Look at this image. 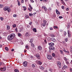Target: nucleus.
I'll return each mask as SVG.
<instances>
[{"mask_svg":"<svg viewBox=\"0 0 72 72\" xmlns=\"http://www.w3.org/2000/svg\"><path fill=\"white\" fill-rule=\"evenodd\" d=\"M14 37H15V34L12 33L8 37V40H12L14 38Z\"/></svg>","mask_w":72,"mask_h":72,"instance_id":"nucleus-1","label":"nucleus"},{"mask_svg":"<svg viewBox=\"0 0 72 72\" xmlns=\"http://www.w3.org/2000/svg\"><path fill=\"white\" fill-rule=\"evenodd\" d=\"M3 10L5 11L7 10L8 12H10V8L9 7L7 6L4 7L3 8Z\"/></svg>","mask_w":72,"mask_h":72,"instance_id":"nucleus-2","label":"nucleus"},{"mask_svg":"<svg viewBox=\"0 0 72 72\" xmlns=\"http://www.w3.org/2000/svg\"><path fill=\"white\" fill-rule=\"evenodd\" d=\"M46 21L45 20H43V22L42 24V25L43 27H45L46 25Z\"/></svg>","mask_w":72,"mask_h":72,"instance_id":"nucleus-3","label":"nucleus"},{"mask_svg":"<svg viewBox=\"0 0 72 72\" xmlns=\"http://www.w3.org/2000/svg\"><path fill=\"white\" fill-rule=\"evenodd\" d=\"M47 58H48V59H49V60H51V59L53 58V57L49 55L47 56Z\"/></svg>","mask_w":72,"mask_h":72,"instance_id":"nucleus-4","label":"nucleus"},{"mask_svg":"<svg viewBox=\"0 0 72 72\" xmlns=\"http://www.w3.org/2000/svg\"><path fill=\"white\" fill-rule=\"evenodd\" d=\"M0 70L1 71H4L6 70V67L1 68L0 69Z\"/></svg>","mask_w":72,"mask_h":72,"instance_id":"nucleus-5","label":"nucleus"},{"mask_svg":"<svg viewBox=\"0 0 72 72\" xmlns=\"http://www.w3.org/2000/svg\"><path fill=\"white\" fill-rule=\"evenodd\" d=\"M49 49L50 50H54V49H55V48L52 46H50L49 47Z\"/></svg>","mask_w":72,"mask_h":72,"instance_id":"nucleus-6","label":"nucleus"},{"mask_svg":"<svg viewBox=\"0 0 72 72\" xmlns=\"http://www.w3.org/2000/svg\"><path fill=\"white\" fill-rule=\"evenodd\" d=\"M23 66L24 67H27V62L26 61H24L23 62Z\"/></svg>","mask_w":72,"mask_h":72,"instance_id":"nucleus-7","label":"nucleus"},{"mask_svg":"<svg viewBox=\"0 0 72 72\" xmlns=\"http://www.w3.org/2000/svg\"><path fill=\"white\" fill-rule=\"evenodd\" d=\"M37 48L38 50H41L42 49V47H41V46H38Z\"/></svg>","mask_w":72,"mask_h":72,"instance_id":"nucleus-8","label":"nucleus"},{"mask_svg":"<svg viewBox=\"0 0 72 72\" xmlns=\"http://www.w3.org/2000/svg\"><path fill=\"white\" fill-rule=\"evenodd\" d=\"M57 66L59 67H61V63L60 62H58L57 63Z\"/></svg>","mask_w":72,"mask_h":72,"instance_id":"nucleus-9","label":"nucleus"},{"mask_svg":"<svg viewBox=\"0 0 72 72\" xmlns=\"http://www.w3.org/2000/svg\"><path fill=\"white\" fill-rule=\"evenodd\" d=\"M28 40L30 43H32V42H33V39H31L30 38H29L28 39Z\"/></svg>","mask_w":72,"mask_h":72,"instance_id":"nucleus-10","label":"nucleus"},{"mask_svg":"<svg viewBox=\"0 0 72 72\" xmlns=\"http://www.w3.org/2000/svg\"><path fill=\"white\" fill-rule=\"evenodd\" d=\"M42 8L44 9L45 12H46V11H47V8L46 7H45V6H42Z\"/></svg>","mask_w":72,"mask_h":72,"instance_id":"nucleus-11","label":"nucleus"},{"mask_svg":"<svg viewBox=\"0 0 72 72\" xmlns=\"http://www.w3.org/2000/svg\"><path fill=\"white\" fill-rule=\"evenodd\" d=\"M49 44L51 46H54V43L51 42V43H49Z\"/></svg>","mask_w":72,"mask_h":72,"instance_id":"nucleus-12","label":"nucleus"},{"mask_svg":"<svg viewBox=\"0 0 72 72\" xmlns=\"http://www.w3.org/2000/svg\"><path fill=\"white\" fill-rule=\"evenodd\" d=\"M67 67V66H64L62 68V70H64L65 68H66Z\"/></svg>","mask_w":72,"mask_h":72,"instance_id":"nucleus-13","label":"nucleus"},{"mask_svg":"<svg viewBox=\"0 0 72 72\" xmlns=\"http://www.w3.org/2000/svg\"><path fill=\"white\" fill-rule=\"evenodd\" d=\"M56 12L57 14L58 15L60 14V12H59L58 10L57 9L56 10Z\"/></svg>","mask_w":72,"mask_h":72,"instance_id":"nucleus-14","label":"nucleus"},{"mask_svg":"<svg viewBox=\"0 0 72 72\" xmlns=\"http://www.w3.org/2000/svg\"><path fill=\"white\" fill-rule=\"evenodd\" d=\"M51 40L52 41H53V42H55L56 41V40L54 38H52Z\"/></svg>","mask_w":72,"mask_h":72,"instance_id":"nucleus-15","label":"nucleus"},{"mask_svg":"<svg viewBox=\"0 0 72 72\" xmlns=\"http://www.w3.org/2000/svg\"><path fill=\"white\" fill-rule=\"evenodd\" d=\"M33 30L34 32H37V30H36V28H33Z\"/></svg>","mask_w":72,"mask_h":72,"instance_id":"nucleus-16","label":"nucleus"},{"mask_svg":"<svg viewBox=\"0 0 72 72\" xmlns=\"http://www.w3.org/2000/svg\"><path fill=\"white\" fill-rule=\"evenodd\" d=\"M17 1L18 2V5L19 6H20L21 5V3L19 1V0H17Z\"/></svg>","mask_w":72,"mask_h":72,"instance_id":"nucleus-17","label":"nucleus"},{"mask_svg":"<svg viewBox=\"0 0 72 72\" xmlns=\"http://www.w3.org/2000/svg\"><path fill=\"white\" fill-rule=\"evenodd\" d=\"M6 29L7 30H10V27L9 25H7V28Z\"/></svg>","mask_w":72,"mask_h":72,"instance_id":"nucleus-18","label":"nucleus"},{"mask_svg":"<svg viewBox=\"0 0 72 72\" xmlns=\"http://www.w3.org/2000/svg\"><path fill=\"white\" fill-rule=\"evenodd\" d=\"M25 48L26 49H28H28H29V46L28 45H26V46H25Z\"/></svg>","mask_w":72,"mask_h":72,"instance_id":"nucleus-19","label":"nucleus"},{"mask_svg":"<svg viewBox=\"0 0 72 72\" xmlns=\"http://www.w3.org/2000/svg\"><path fill=\"white\" fill-rule=\"evenodd\" d=\"M68 37H71V34L69 32H68Z\"/></svg>","mask_w":72,"mask_h":72,"instance_id":"nucleus-20","label":"nucleus"},{"mask_svg":"<svg viewBox=\"0 0 72 72\" xmlns=\"http://www.w3.org/2000/svg\"><path fill=\"white\" fill-rule=\"evenodd\" d=\"M23 8H24V11H26L27 9V8L24 6H23Z\"/></svg>","mask_w":72,"mask_h":72,"instance_id":"nucleus-21","label":"nucleus"},{"mask_svg":"<svg viewBox=\"0 0 72 72\" xmlns=\"http://www.w3.org/2000/svg\"><path fill=\"white\" fill-rule=\"evenodd\" d=\"M38 64H39V65H40V66H41V64H42V62H41L40 61H39L38 62Z\"/></svg>","mask_w":72,"mask_h":72,"instance_id":"nucleus-22","label":"nucleus"},{"mask_svg":"<svg viewBox=\"0 0 72 72\" xmlns=\"http://www.w3.org/2000/svg\"><path fill=\"white\" fill-rule=\"evenodd\" d=\"M29 36V33H28V32H27L26 34H25L26 36Z\"/></svg>","mask_w":72,"mask_h":72,"instance_id":"nucleus-23","label":"nucleus"},{"mask_svg":"<svg viewBox=\"0 0 72 72\" xmlns=\"http://www.w3.org/2000/svg\"><path fill=\"white\" fill-rule=\"evenodd\" d=\"M40 69H42V70H44V68L40 66Z\"/></svg>","mask_w":72,"mask_h":72,"instance_id":"nucleus-24","label":"nucleus"},{"mask_svg":"<svg viewBox=\"0 0 72 72\" xmlns=\"http://www.w3.org/2000/svg\"><path fill=\"white\" fill-rule=\"evenodd\" d=\"M31 46L32 47H34V46H35L34 45V44H33V43H31Z\"/></svg>","mask_w":72,"mask_h":72,"instance_id":"nucleus-25","label":"nucleus"},{"mask_svg":"<svg viewBox=\"0 0 72 72\" xmlns=\"http://www.w3.org/2000/svg\"><path fill=\"white\" fill-rule=\"evenodd\" d=\"M47 40H48V41H50V40H51V38L50 37H48Z\"/></svg>","mask_w":72,"mask_h":72,"instance_id":"nucleus-26","label":"nucleus"},{"mask_svg":"<svg viewBox=\"0 0 72 72\" xmlns=\"http://www.w3.org/2000/svg\"><path fill=\"white\" fill-rule=\"evenodd\" d=\"M5 49L7 51H8V50H9V49H8V48L7 47H5Z\"/></svg>","mask_w":72,"mask_h":72,"instance_id":"nucleus-27","label":"nucleus"},{"mask_svg":"<svg viewBox=\"0 0 72 72\" xmlns=\"http://www.w3.org/2000/svg\"><path fill=\"white\" fill-rule=\"evenodd\" d=\"M60 53L61 54H63V51L62 50H60Z\"/></svg>","mask_w":72,"mask_h":72,"instance_id":"nucleus-28","label":"nucleus"},{"mask_svg":"<svg viewBox=\"0 0 72 72\" xmlns=\"http://www.w3.org/2000/svg\"><path fill=\"white\" fill-rule=\"evenodd\" d=\"M29 16H28V15H27L25 17V18L27 19V18H29Z\"/></svg>","mask_w":72,"mask_h":72,"instance_id":"nucleus-29","label":"nucleus"},{"mask_svg":"<svg viewBox=\"0 0 72 72\" xmlns=\"http://www.w3.org/2000/svg\"><path fill=\"white\" fill-rule=\"evenodd\" d=\"M53 28H56V29H58V27L57 26H53Z\"/></svg>","mask_w":72,"mask_h":72,"instance_id":"nucleus-30","label":"nucleus"},{"mask_svg":"<svg viewBox=\"0 0 72 72\" xmlns=\"http://www.w3.org/2000/svg\"><path fill=\"white\" fill-rule=\"evenodd\" d=\"M14 71L16 72H19V70L17 69H15Z\"/></svg>","mask_w":72,"mask_h":72,"instance_id":"nucleus-31","label":"nucleus"},{"mask_svg":"<svg viewBox=\"0 0 72 72\" xmlns=\"http://www.w3.org/2000/svg\"><path fill=\"white\" fill-rule=\"evenodd\" d=\"M52 55L53 56V57H55V53H53L52 54Z\"/></svg>","mask_w":72,"mask_h":72,"instance_id":"nucleus-32","label":"nucleus"},{"mask_svg":"<svg viewBox=\"0 0 72 72\" xmlns=\"http://www.w3.org/2000/svg\"><path fill=\"white\" fill-rule=\"evenodd\" d=\"M0 19L1 21H3L4 20V18L3 17H0Z\"/></svg>","mask_w":72,"mask_h":72,"instance_id":"nucleus-33","label":"nucleus"},{"mask_svg":"<svg viewBox=\"0 0 72 72\" xmlns=\"http://www.w3.org/2000/svg\"><path fill=\"white\" fill-rule=\"evenodd\" d=\"M65 41V42H67V41H68V38H66Z\"/></svg>","mask_w":72,"mask_h":72,"instance_id":"nucleus-34","label":"nucleus"},{"mask_svg":"<svg viewBox=\"0 0 72 72\" xmlns=\"http://www.w3.org/2000/svg\"><path fill=\"white\" fill-rule=\"evenodd\" d=\"M3 4H0V8H3Z\"/></svg>","mask_w":72,"mask_h":72,"instance_id":"nucleus-35","label":"nucleus"},{"mask_svg":"<svg viewBox=\"0 0 72 72\" xmlns=\"http://www.w3.org/2000/svg\"><path fill=\"white\" fill-rule=\"evenodd\" d=\"M36 57L37 58H39L40 56L39 55V54H38L37 55Z\"/></svg>","mask_w":72,"mask_h":72,"instance_id":"nucleus-36","label":"nucleus"},{"mask_svg":"<svg viewBox=\"0 0 72 72\" xmlns=\"http://www.w3.org/2000/svg\"><path fill=\"white\" fill-rule=\"evenodd\" d=\"M29 6L30 8H31V9H32V7H31V5L29 4Z\"/></svg>","mask_w":72,"mask_h":72,"instance_id":"nucleus-37","label":"nucleus"},{"mask_svg":"<svg viewBox=\"0 0 72 72\" xmlns=\"http://www.w3.org/2000/svg\"><path fill=\"white\" fill-rule=\"evenodd\" d=\"M12 26L13 27H14V28L15 27H16V25L15 24H14V25H13Z\"/></svg>","mask_w":72,"mask_h":72,"instance_id":"nucleus-38","label":"nucleus"},{"mask_svg":"<svg viewBox=\"0 0 72 72\" xmlns=\"http://www.w3.org/2000/svg\"><path fill=\"white\" fill-rule=\"evenodd\" d=\"M18 36H19V37L21 36V34L20 33H18Z\"/></svg>","mask_w":72,"mask_h":72,"instance_id":"nucleus-39","label":"nucleus"},{"mask_svg":"<svg viewBox=\"0 0 72 72\" xmlns=\"http://www.w3.org/2000/svg\"><path fill=\"white\" fill-rule=\"evenodd\" d=\"M51 36L52 37H55V35L54 34L51 35Z\"/></svg>","mask_w":72,"mask_h":72,"instance_id":"nucleus-40","label":"nucleus"},{"mask_svg":"<svg viewBox=\"0 0 72 72\" xmlns=\"http://www.w3.org/2000/svg\"><path fill=\"white\" fill-rule=\"evenodd\" d=\"M64 36H66V35H67V33L66 32H64Z\"/></svg>","mask_w":72,"mask_h":72,"instance_id":"nucleus-41","label":"nucleus"},{"mask_svg":"<svg viewBox=\"0 0 72 72\" xmlns=\"http://www.w3.org/2000/svg\"><path fill=\"white\" fill-rule=\"evenodd\" d=\"M48 10L50 11H51V8H50V7L48 9Z\"/></svg>","mask_w":72,"mask_h":72,"instance_id":"nucleus-42","label":"nucleus"},{"mask_svg":"<svg viewBox=\"0 0 72 72\" xmlns=\"http://www.w3.org/2000/svg\"><path fill=\"white\" fill-rule=\"evenodd\" d=\"M31 3H34V1H33V0H30Z\"/></svg>","mask_w":72,"mask_h":72,"instance_id":"nucleus-43","label":"nucleus"},{"mask_svg":"<svg viewBox=\"0 0 72 72\" xmlns=\"http://www.w3.org/2000/svg\"><path fill=\"white\" fill-rule=\"evenodd\" d=\"M59 18L60 19H62L63 18V17L62 16H59Z\"/></svg>","mask_w":72,"mask_h":72,"instance_id":"nucleus-44","label":"nucleus"},{"mask_svg":"<svg viewBox=\"0 0 72 72\" xmlns=\"http://www.w3.org/2000/svg\"><path fill=\"white\" fill-rule=\"evenodd\" d=\"M62 4H63L64 5V4H65V3H64V1H62Z\"/></svg>","mask_w":72,"mask_h":72,"instance_id":"nucleus-45","label":"nucleus"},{"mask_svg":"<svg viewBox=\"0 0 72 72\" xmlns=\"http://www.w3.org/2000/svg\"><path fill=\"white\" fill-rule=\"evenodd\" d=\"M50 30H53V29L51 27H50Z\"/></svg>","mask_w":72,"mask_h":72,"instance_id":"nucleus-46","label":"nucleus"},{"mask_svg":"<svg viewBox=\"0 0 72 72\" xmlns=\"http://www.w3.org/2000/svg\"><path fill=\"white\" fill-rule=\"evenodd\" d=\"M66 64H69V62L68 61L66 62Z\"/></svg>","mask_w":72,"mask_h":72,"instance_id":"nucleus-47","label":"nucleus"},{"mask_svg":"<svg viewBox=\"0 0 72 72\" xmlns=\"http://www.w3.org/2000/svg\"><path fill=\"white\" fill-rule=\"evenodd\" d=\"M62 9H64V6H62Z\"/></svg>","mask_w":72,"mask_h":72,"instance_id":"nucleus-48","label":"nucleus"},{"mask_svg":"<svg viewBox=\"0 0 72 72\" xmlns=\"http://www.w3.org/2000/svg\"><path fill=\"white\" fill-rule=\"evenodd\" d=\"M29 16L31 17V16H32V14H29Z\"/></svg>","mask_w":72,"mask_h":72,"instance_id":"nucleus-49","label":"nucleus"},{"mask_svg":"<svg viewBox=\"0 0 72 72\" xmlns=\"http://www.w3.org/2000/svg\"><path fill=\"white\" fill-rule=\"evenodd\" d=\"M21 3L22 4H23L24 3V1H21Z\"/></svg>","mask_w":72,"mask_h":72,"instance_id":"nucleus-50","label":"nucleus"},{"mask_svg":"<svg viewBox=\"0 0 72 72\" xmlns=\"http://www.w3.org/2000/svg\"><path fill=\"white\" fill-rule=\"evenodd\" d=\"M15 31L16 32H18V30L17 29V28L15 29Z\"/></svg>","mask_w":72,"mask_h":72,"instance_id":"nucleus-51","label":"nucleus"},{"mask_svg":"<svg viewBox=\"0 0 72 72\" xmlns=\"http://www.w3.org/2000/svg\"><path fill=\"white\" fill-rule=\"evenodd\" d=\"M39 62V61H38V60H37L35 61V62L36 63L38 64V62Z\"/></svg>","mask_w":72,"mask_h":72,"instance_id":"nucleus-52","label":"nucleus"},{"mask_svg":"<svg viewBox=\"0 0 72 72\" xmlns=\"http://www.w3.org/2000/svg\"><path fill=\"white\" fill-rule=\"evenodd\" d=\"M32 66L33 67H35V65H34V64H33L32 65Z\"/></svg>","mask_w":72,"mask_h":72,"instance_id":"nucleus-53","label":"nucleus"},{"mask_svg":"<svg viewBox=\"0 0 72 72\" xmlns=\"http://www.w3.org/2000/svg\"><path fill=\"white\" fill-rule=\"evenodd\" d=\"M17 15H13V17H16V16Z\"/></svg>","mask_w":72,"mask_h":72,"instance_id":"nucleus-54","label":"nucleus"},{"mask_svg":"<svg viewBox=\"0 0 72 72\" xmlns=\"http://www.w3.org/2000/svg\"><path fill=\"white\" fill-rule=\"evenodd\" d=\"M31 24H32V22H30V23H29V24H30V25H31Z\"/></svg>","mask_w":72,"mask_h":72,"instance_id":"nucleus-55","label":"nucleus"},{"mask_svg":"<svg viewBox=\"0 0 72 72\" xmlns=\"http://www.w3.org/2000/svg\"><path fill=\"white\" fill-rule=\"evenodd\" d=\"M14 51V49H12L11 50V51Z\"/></svg>","mask_w":72,"mask_h":72,"instance_id":"nucleus-56","label":"nucleus"},{"mask_svg":"<svg viewBox=\"0 0 72 72\" xmlns=\"http://www.w3.org/2000/svg\"><path fill=\"white\" fill-rule=\"evenodd\" d=\"M44 42L45 43H47V41L46 40H44Z\"/></svg>","mask_w":72,"mask_h":72,"instance_id":"nucleus-57","label":"nucleus"},{"mask_svg":"<svg viewBox=\"0 0 72 72\" xmlns=\"http://www.w3.org/2000/svg\"><path fill=\"white\" fill-rule=\"evenodd\" d=\"M28 10H29V11H30V12H31V9H30V8H28Z\"/></svg>","mask_w":72,"mask_h":72,"instance_id":"nucleus-58","label":"nucleus"},{"mask_svg":"<svg viewBox=\"0 0 72 72\" xmlns=\"http://www.w3.org/2000/svg\"><path fill=\"white\" fill-rule=\"evenodd\" d=\"M49 71H50L51 72H52V69H49Z\"/></svg>","mask_w":72,"mask_h":72,"instance_id":"nucleus-59","label":"nucleus"},{"mask_svg":"<svg viewBox=\"0 0 72 72\" xmlns=\"http://www.w3.org/2000/svg\"><path fill=\"white\" fill-rule=\"evenodd\" d=\"M30 26L29 25H28L27 26V27H28V28H30Z\"/></svg>","mask_w":72,"mask_h":72,"instance_id":"nucleus-60","label":"nucleus"},{"mask_svg":"<svg viewBox=\"0 0 72 72\" xmlns=\"http://www.w3.org/2000/svg\"><path fill=\"white\" fill-rule=\"evenodd\" d=\"M64 59H65V60H66V61H67V58H65Z\"/></svg>","mask_w":72,"mask_h":72,"instance_id":"nucleus-61","label":"nucleus"},{"mask_svg":"<svg viewBox=\"0 0 72 72\" xmlns=\"http://www.w3.org/2000/svg\"><path fill=\"white\" fill-rule=\"evenodd\" d=\"M2 45L0 44V48H1V47H2Z\"/></svg>","mask_w":72,"mask_h":72,"instance_id":"nucleus-62","label":"nucleus"},{"mask_svg":"<svg viewBox=\"0 0 72 72\" xmlns=\"http://www.w3.org/2000/svg\"><path fill=\"white\" fill-rule=\"evenodd\" d=\"M66 10L68 11V10H69V8H67L66 9Z\"/></svg>","mask_w":72,"mask_h":72,"instance_id":"nucleus-63","label":"nucleus"},{"mask_svg":"<svg viewBox=\"0 0 72 72\" xmlns=\"http://www.w3.org/2000/svg\"><path fill=\"white\" fill-rule=\"evenodd\" d=\"M63 50H64V51H66V50L65 48H64L63 49Z\"/></svg>","mask_w":72,"mask_h":72,"instance_id":"nucleus-64","label":"nucleus"}]
</instances>
